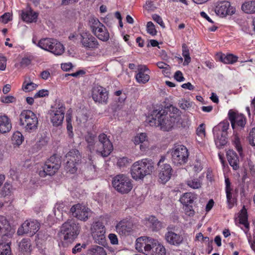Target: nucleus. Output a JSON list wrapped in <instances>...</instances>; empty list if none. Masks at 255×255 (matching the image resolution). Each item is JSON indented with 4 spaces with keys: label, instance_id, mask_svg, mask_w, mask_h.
Returning <instances> with one entry per match:
<instances>
[{
    "label": "nucleus",
    "instance_id": "1",
    "mask_svg": "<svg viewBox=\"0 0 255 255\" xmlns=\"http://www.w3.org/2000/svg\"><path fill=\"white\" fill-rule=\"evenodd\" d=\"M180 112L175 107H171L168 114L165 109L158 107L153 110L147 120L150 126L159 127L163 131H169L180 119Z\"/></svg>",
    "mask_w": 255,
    "mask_h": 255
},
{
    "label": "nucleus",
    "instance_id": "2",
    "mask_svg": "<svg viewBox=\"0 0 255 255\" xmlns=\"http://www.w3.org/2000/svg\"><path fill=\"white\" fill-rule=\"evenodd\" d=\"M154 170V164L151 159L144 158L134 162L131 166L130 174L136 181L143 180Z\"/></svg>",
    "mask_w": 255,
    "mask_h": 255
},
{
    "label": "nucleus",
    "instance_id": "3",
    "mask_svg": "<svg viewBox=\"0 0 255 255\" xmlns=\"http://www.w3.org/2000/svg\"><path fill=\"white\" fill-rule=\"evenodd\" d=\"M19 124L26 132L35 131L38 128V120L36 114L31 110H23L19 115Z\"/></svg>",
    "mask_w": 255,
    "mask_h": 255
},
{
    "label": "nucleus",
    "instance_id": "4",
    "mask_svg": "<svg viewBox=\"0 0 255 255\" xmlns=\"http://www.w3.org/2000/svg\"><path fill=\"white\" fill-rule=\"evenodd\" d=\"M79 233V227L73 220H68L64 223L61 228L60 237L67 243H71L77 237Z\"/></svg>",
    "mask_w": 255,
    "mask_h": 255
},
{
    "label": "nucleus",
    "instance_id": "5",
    "mask_svg": "<svg viewBox=\"0 0 255 255\" xmlns=\"http://www.w3.org/2000/svg\"><path fill=\"white\" fill-rule=\"evenodd\" d=\"M60 165L59 159L56 155H52L47 160L38 171V174L41 177H45L48 175L52 176L57 172Z\"/></svg>",
    "mask_w": 255,
    "mask_h": 255
},
{
    "label": "nucleus",
    "instance_id": "6",
    "mask_svg": "<svg viewBox=\"0 0 255 255\" xmlns=\"http://www.w3.org/2000/svg\"><path fill=\"white\" fill-rule=\"evenodd\" d=\"M172 162L175 165H182L185 163L189 156L187 148L183 145H175L171 150Z\"/></svg>",
    "mask_w": 255,
    "mask_h": 255
},
{
    "label": "nucleus",
    "instance_id": "7",
    "mask_svg": "<svg viewBox=\"0 0 255 255\" xmlns=\"http://www.w3.org/2000/svg\"><path fill=\"white\" fill-rule=\"evenodd\" d=\"M112 184L119 192L123 194L129 192L132 188L130 179L124 174L115 176L113 180Z\"/></svg>",
    "mask_w": 255,
    "mask_h": 255
},
{
    "label": "nucleus",
    "instance_id": "8",
    "mask_svg": "<svg viewBox=\"0 0 255 255\" xmlns=\"http://www.w3.org/2000/svg\"><path fill=\"white\" fill-rule=\"evenodd\" d=\"M158 177L162 183H165L171 178L172 169L164 156H162L157 163Z\"/></svg>",
    "mask_w": 255,
    "mask_h": 255
},
{
    "label": "nucleus",
    "instance_id": "9",
    "mask_svg": "<svg viewBox=\"0 0 255 255\" xmlns=\"http://www.w3.org/2000/svg\"><path fill=\"white\" fill-rule=\"evenodd\" d=\"M65 112L64 105L60 103H56L51 107L50 111L51 122L54 127H58L62 125Z\"/></svg>",
    "mask_w": 255,
    "mask_h": 255
},
{
    "label": "nucleus",
    "instance_id": "10",
    "mask_svg": "<svg viewBox=\"0 0 255 255\" xmlns=\"http://www.w3.org/2000/svg\"><path fill=\"white\" fill-rule=\"evenodd\" d=\"M40 229V224L37 220H26L18 229L17 234L19 236L29 234L32 236Z\"/></svg>",
    "mask_w": 255,
    "mask_h": 255
},
{
    "label": "nucleus",
    "instance_id": "11",
    "mask_svg": "<svg viewBox=\"0 0 255 255\" xmlns=\"http://www.w3.org/2000/svg\"><path fill=\"white\" fill-rule=\"evenodd\" d=\"M157 243V240L150 237H141L136 240L135 249L145 255L150 254L152 245Z\"/></svg>",
    "mask_w": 255,
    "mask_h": 255
},
{
    "label": "nucleus",
    "instance_id": "12",
    "mask_svg": "<svg viewBox=\"0 0 255 255\" xmlns=\"http://www.w3.org/2000/svg\"><path fill=\"white\" fill-rule=\"evenodd\" d=\"M80 42L87 50H94L98 48L99 43L97 39L89 32H83L80 35Z\"/></svg>",
    "mask_w": 255,
    "mask_h": 255
},
{
    "label": "nucleus",
    "instance_id": "13",
    "mask_svg": "<svg viewBox=\"0 0 255 255\" xmlns=\"http://www.w3.org/2000/svg\"><path fill=\"white\" fill-rule=\"evenodd\" d=\"M100 145L99 154L103 157H107L113 151V146L107 135L101 133L98 136Z\"/></svg>",
    "mask_w": 255,
    "mask_h": 255
},
{
    "label": "nucleus",
    "instance_id": "14",
    "mask_svg": "<svg viewBox=\"0 0 255 255\" xmlns=\"http://www.w3.org/2000/svg\"><path fill=\"white\" fill-rule=\"evenodd\" d=\"M92 97L96 103L106 104L108 100V92L106 89L100 86H95L92 89Z\"/></svg>",
    "mask_w": 255,
    "mask_h": 255
},
{
    "label": "nucleus",
    "instance_id": "15",
    "mask_svg": "<svg viewBox=\"0 0 255 255\" xmlns=\"http://www.w3.org/2000/svg\"><path fill=\"white\" fill-rule=\"evenodd\" d=\"M70 211L73 216L81 221H86L91 214L90 209L85 205L78 204L73 206Z\"/></svg>",
    "mask_w": 255,
    "mask_h": 255
},
{
    "label": "nucleus",
    "instance_id": "16",
    "mask_svg": "<svg viewBox=\"0 0 255 255\" xmlns=\"http://www.w3.org/2000/svg\"><path fill=\"white\" fill-rule=\"evenodd\" d=\"M228 117L233 130H238L244 128L246 118L243 115L230 110L228 113Z\"/></svg>",
    "mask_w": 255,
    "mask_h": 255
},
{
    "label": "nucleus",
    "instance_id": "17",
    "mask_svg": "<svg viewBox=\"0 0 255 255\" xmlns=\"http://www.w3.org/2000/svg\"><path fill=\"white\" fill-rule=\"evenodd\" d=\"M215 12L217 15L221 17H225L227 15H232L235 12V9L231 6L228 1H221L217 3Z\"/></svg>",
    "mask_w": 255,
    "mask_h": 255
},
{
    "label": "nucleus",
    "instance_id": "18",
    "mask_svg": "<svg viewBox=\"0 0 255 255\" xmlns=\"http://www.w3.org/2000/svg\"><path fill=\"white\" fill-rule=\"evenodd\" d=\"M150 71L144 65H139L137 68L136 73L135 75L136 81L139 84H145L150 79L149 74Z\"/></svg>",
    "mask_w": 255,
    "mask_h": 255
},
{
    "label": "nucleus",
    "instance_id": "19",
    "mask_svg": "<svg viewBox=\"0 0 255 255\" xmlns=\"http://www.w3.org/2000/svg\"><path fill=\"white\" fill-rule=\"evenodd\" d=\"M13 232L6 219L0 216V237L2 240L6 239H11L12 237Z\"/></svg>",
    "mask_w": 255,
    "mask_h": 255
},
{
    "label": "nucleus",
    "instance_id": "20",
    "mask_svg": "<svg viewBox=\"0 0 255 255\" xmlns=\"http://www.w3.org/2000/svg\"><path fill=\"white\" fill-rule=\"evenodd\" d=\"M196 198V195L191 192L185 193L180 198V202L186 207L185 208L186 214L190 216L194 215V211L191 209L190 207H188V205L192 203Z\"/></svg>",
    "mask_w": 255,
    "mask_h": 255
},
{
    "label": "nucleus",
    "instance_id": "21",
    "mask_svg": "<svg viewBox=\"0 0 255 255\" xmlns=\"http://www.w3.org/2000/svg\"><path fill=\"white\" fill-rule=\"evenodd\" d=\"M116 232L120 235L127 236L132 232V225L127 220L119 222L116 226Z\"/></svg>",
    "mask_w": 255,
    "mask_h": 255
},
{
    "label": "nucleus",
    "instance_id": "22",
    "mask_svg": "<svg viewBox=\"0 0 255 255\" xmlns=\"http://www.w3.org/2000/svg\"><path fill=\"white\" fill-rule=\"evenodd\" d=\"M87 143V149L91 153H97L99 154L100 145L96 141V137L91 133H88L85 136Z\"/></svg>",
    "mask_w": 255,
    "mask_h": 255
},
{
    "label": "nucleus",
    "instance_id": "23",
    "mask_svg": "<svg viewBox=\"0 0 255 255\" xmlns=\"http://www.w3.org/2000/svg\"><path fill=\"white\" fill-rule=\"evenodd\" d=\"M38 13L34 11L30 7H27L21 13L22 20L27 23L35 22L37 21Z\"/></svg>",
    "mask_w": 255,
    "mask_h": 255
},
{
    "label": "nucleus",
    "instance_id": "24",
    "mask_svg": "<svg viewBox=\"0 0 255 255\" xmlns=\"http://www.w3.org/2000/svg\"><path fill=\"white\" fill-rule=\"evenodd\" d=\"M166 242L170 245L178 246L183 241V237L179 234H177L172 231L168 232L165 235Z\"/></svg>",
    "mask_w": 255,
    "mask_h": 255
},
{
    "label": "nucleus",
    "instance_id": "25",
    "mask_svg": "<svg viewBox=\"0 0 255 255\" xmlns=\"http://www.w3.org/2000/svg\"><path fill=\"white\" fill-rule=\"evenodd\" d=\"M12 128L11 120L5 114H0V133L9 132Z\"/></svg>",
    "mask_w": 255,
    "mask_h": 255
},
{
    "label": "nucleus",
    "instance_id": "26",
    "mask_svg": "<svg viewBox=\"0 0 255 255\" xmlns=\"http://www.w3.org/2000/svg\"><path fill=\"white\" fill-rule=\"evenodd\" d=\"M132 141L135 145L140 144V149L141 151H145L147 147L146 145L147 137L145 133L137 134L134 137Z\"/></svg>",
    "mask_w": 255,
    "mask_h": 255
},
{
    "label": "nucleus",
    "instance_id": "27",
    "mask_svg": "<svg viewBox=\"0 0 255 255\" xmlns=\"http://www.w3.org/2000/svg\"><path fill=\"white\" fill-rule=\"evenodd\" d=\"M18 249L23 254L28 255L32 251L31 240L29 238H24L18 243Z\"/></svg>",
    "mask_w": 255,
    "mask_h": 255
},
{
    "label": "nucleus",
    "instance_id": "28",
    "mask_svg": "<svg viewBox=\"0 0 255 255\" xmlns=\"http://www.w3.org/2000/svg\"><path fill=\"white\" fill-rule=\"evenodd\" d=\"M227 156L229 163L233 169H238L239 167V159L236 152L233 150H229L227 152Z\"/></svg>",
    "mask_w": 255,
    "mask_h": 255
},
{
    "label": "nucleus",
    "instance_id": "29",
    "mask_svg": "<svg viewBox=\"0 0 255 255\" xmlns=\"http://www.w3.org/2000/svg\"><path fill=\"white\" fill-rule=\"evenodd\" d=\"M145 222V225L153 231L159 230L161 228V223L154 216H151L146 218Z\"/></svg>",
    "mask_w": 255,
    "mask_h": 255
},
{
    "label": "nucleus",
    "instance_id": "30",
    "mask_svg": "<svg viewBox=\"0 0 255 255\" xmlns=\"http://www.w3.org/2000/svg\"><path fill=\"white\" fill-rule=\"evenodd\" d=\"M215 144L219 148L225 145L227 143L226 132H213Z\"/></svg>",
    "mask_w": 255,
    "mask_h": 255
},
{
    "label": "nucleus",
    "instance_id": "31",
    "mask_svg": "<svg viewBox=\"0 0 255 255\" xmlns=\"http://www.w3.org/2000/svg\"><path fill=\"white\" fill-rule=\"evenodd\" d=\"M54 39L45 38L39 40L37 43V46L45 51L50 52L53 44H54Z\"/></svg>",
    "mask_w": 255,
    "mask_h": 255
},
{
    "label": "nucleus",
    "instance_id": "32",
    "mask_svg": "<svg viewBox=\"0 0 255 255\" xmlns=\"http://www.w3.org/2000/svg\"><path fill=\"white\" fill-rule=\"evenodd\" d=\"M239 223L242 225L245 229H243L245 233H247L249 231V224L248 221V215L246 209L244 207L241 210L239 215Z\"/></svg>",
    "mask_w": 255,
    "mask_h": 255
},
{
    "label": "nucleus",
    "instance_id": "33",
    "mask_svg": "<svg viewBox=\"0 0 255 255\" xmlns=\"http://www.w3.org/2000/svg\"><path fill=\"white\" fill-rule=\"evenodd\" d=\"M94 34L100 40L107 41L110 38V34L105 25L99 28L96 31Z\"/></svg>",
    "mask_w": 255,
    "mask_h": 255
},
{
    "label": "nucleus",
    "instance_id": "34",
    "mask_svg": "<svg viewBox=\"0 0 255 255\" xmlns=\"http://www.w3.org/2000/svg\"><path fill=\"white\" fill-rule=\"evenodd\" d=\"M0 243V255H11L10 250V239H1Z\"/></svg>",
    "mask_w": 255,
    "mask_h": 255
},
{
    "label": "nucleus",
    "instance_id": "35",
    "mask_svg": "<svg viewBox=\"0 0 255 255\" xmlns=\"http://www.w3.org/2000/svg\"><path fill=\"white\" fill-rule=\"evenodd\" d=\"M226 184V193L227 196V202L228 203V207L231 209L233 207L235 200L232 198V194L231 193L232 188L231 187V183L229 178L225 179Z\"/></svg>",
    "mask_w": 255,
    "mask_h": 255
},
{
    "label": "nucleus",
    "instance_id": "36",
    "mask_svg": "<svg viewBox=\"0 0 255 255\" xmlns=\"http://www.w3.org/2000/svg\"><path fill=\"white\" fill-rule=\"evenodd\" d=\"M149 253L148 255H166V250L164 247L157 240V243L153 244Z\"/></svg>",
    "mask_w": 255,
    "mask_h": 255
},
{
    "label": "nucleus",
    "instance_id": "37",
    "mask_svg": "<svg viewBox=\"0 0 255 255\" xmlns=\"http://www.w3.org/2000/svg\"><path fill=\"white\" fill-rule=\"evenodd\" d=\"M81 158V156L79 150L76 149L70 150L65 155L66 161L69 160L73 162H79Z\"/></svg>",
    "mask_w": 255,
    "mask_h": 255
},
{
    "label": "nucleus",
    "instance_id": "38",
    "mask_svg": "<svg viewBox=\"0 0 255 255\" xmlns=\"http://www.w3.org/2000/svg\"><path fill=\"white\" fill-rule=\"evenodd\" d=\"M242 9L246 13H255V0H248L244 2L242 5Z\"/></svg>",
    "mask_w": 255,
    "mask_h": 255
},
{
    "label": "nucleus",
    "instance_id": "39",
    "mask_svg": "<svg viewBox=\"0 0 255 255\" xmlns=\"http://www.w3.org/2000/svg\"><path fill=\"white\" fill-rule=\"evenodd\" d=\"M186 183L188 186L192 189H199L201 187L202 184V177H191L187 180Z\"/></svg>",
    "mask_w": 255,
    "mask_h": 255
},
{
    "label": "nucleus",
    "instance_id": "40",
    "mask_svg": "<svg viewBox=\"0 0 255 255\" xmlns=\"http://www.w3.org/2000/svg\"><path fill=\"white\" fill-rule=\"evenodd\" d=\"M105 230H102V232H95L92 234L93 238L95 242L99 245H103L106 242Z\"/></svg>",
    "mask_w": 255,
    "mask_h": 255
},
{
    "label": "nucleus",
    "instance_id": "41",
    "mask_svg": "<svg viewBox=\"0 0 255 255\" xmlns=\"http://www.w3.org/2000/svg\"><path fill=\"white\" fill-rule=\"evenodd\" d=\"M54 44H53L50 52L55 55H60L64 51V47L60 42L54 39Z\"/></svg>",
    "mask_w": 255,
    "mask_h": 255
},
{
    "label": "nucleus",
    "instance_id": "42",
    "mask_svg": "<svg viewBox=\"0 0 255 255\" xmlns=\"http://www.w3.org/2000/svg\"><path fill=\"white\" fill-rule=\"evenodd\" d=\"M232 142L236 149L241 155L242 154V147L241 144L240 136L237 132V130H234V133L232 136Z\"/></svg>",
    "mask_w": 255,
    "mask_h": 255
},
{
    "label": "nucleus",
    "instance_id": "43",
    "mask_svg": "<svg viewBox=\"0 0 255 255\" xmlns=\"http://www.w3.org/2000/svg\"><path fill=\"white\" fill-rule=\"evenodd\" d=\"M220 60L225 64H233L238 60V57L233 54L228 55L221 54L219 55Z\"/></svg>",
    "mask_w": 255,
    "mask_h": 255
},
{
    "label": "nucleus",
    "instance_id": "44",
    "mask_svg": "<svg viewBox=\"0 0 255 255\" xmlns=\"http://www.w3.org/2000/svg\"><path fill=\"white\" fill-rule=\"evenodd\" d=\"M88 251L91 255H107L105 249L103 247L97 245L92 246Z\"/></svg>",
    "mask_w": 255,
    "mask_h": 255
},
{
    "label": "nucleus",
    "instance_id": "45",
    "mask_svg": "<svg viewBox=\"0 0 255 255\" xmlns=\"http://www.w3.org/2000/svg\"><path fill=\"white\" fill-rule=\"evenodd\" d=\"M230 126L228 121H224L221 122L218 126L215 127L213 129V132H226Z\"/></svg>",
    "mask_w": 255,
    "mask_h": 255
},
{
    "label": "nucleus",
    "instance_id": "46",
    "mask_svg": "<svg viewBox=\"0 0 255 255\" xmlns=\"http://www.w3.org/2000/svg\"><path fill=\"white\" fill-rule=\"evenodd\" d=\"M13 189L11 184L6 182L4 183L3 186L2 187L0 194L1 196L2 197H9L13 193Z\"/></svg>",
    "mask_w": 255,
    "mask_h": 255
},
{
    "label": "nucleus",
    "instance_id": "47",
    "mask_svg": "<svg viewBox=\"0 0 255 255\" xmlns=\"http://www.w3.org/2000/svg\"><path fill=\"white\" fill-rule=\"evenodd\" d=\"M89 23L93 33H94L99 28L104 25L98 18L91 17L89 20Z\"/></svg>",
    "mask_w": 255,
    "mask_h": 255
},
{
    "label": "nucleus",
    "instance_id": "48",
    "mask_svg": "<svg viewBox=\"0 0 255 255\" xmlns=\"http://www.w3.org/2000/svg\"><path fill=\"white\" fill-rule=\"evenodd\" d=\"M65 205L63 202L57 203L54 208V212L57 219H60L62 217Z\"/></svg>",
    "mask_w": 255,
    "mask_h": 255
},
{
    "label": "nucleus",
    "instance_id": "49",
    "mask_svg": "<svg viewBox=\"0 0 255 255\" xmlns=\"http://www.w3.org/2000/svg\"><path fill=\"white\" fill-rule=\"evenodd\" d=\"M37 85L30 81L24 80L22 84V89L25 92H29L36 89Z\"/></svg>",
    "mask_w": 255,
    "mask_h": 255
},
{
    "label": "nucleus",
    "instance_id": "50",
    "mask_svg": "<svg viewBox=\"0 0 255 255\" xmlns=\"http://www.w3.org/2000/svg\"><path fill=\"white\" fill-rule=\"evenodd\" d=\"M24 137L19 131H15L13 133L11 140L12 144L16 145H20L23 141Z\"/></svg>",
    "mask_w": 255,
    "mask_h": 255
},
{
    "label": "nucleus",
    "instance_id": "51",
    "mask_svg": "<svg viewBox=\"0 0 255 255\" xmlns=\"http://www.w3.org/2000/svg\"><path fill=\"white\" fill-rule=\"evenodd\" d=\"M182 56L184 58L183 62L184 65H188L191 62V57L190 56L189 50L188 47L185 44H183L182 46Z\"/></svg>",
    "mask_w": 255,
    "mask_h": 255
},
{
    "label": "nucleus",
    "instance_id": "52",
    "mask_svg": "<svg viewBox=\"0 0 255 255\" xmlns=\"http://www.w3.org/2000/svg\"><path fill=\"white\" fill-rule=\"evenodd\" d=\"M79 162H73L67 160L65 166V169L67 172L73 174L77 170V165Z\"/></svg>",
    "mask_w": 255,
    "mask_h": 255
},
{
    "label": "nucleus",
    "instance_id": "53",
    "mask_svg": "<svg viewBox=\"0 0 255 255\" xmlns=\"http://www.w3.org/2000/svg\"><path fill=\"white\" fill-rule=\"evenodd\" d=\"M243 29L246 33L251 35L255 34V16L253 18L252 21L250 25L244 26Z\"/></svg>",
    "mask_w": 255,
    "mask_h": 255
},
{
    "label": "nucleus",
    "instance_id": "54",
    "mask_svg": "<svg viewBox=\"0 0 255 255\" xmlns=\"http://www.w3.org/2000/svg\"><path fill=\"white\" fill-rule=\"evenodd\" d=\"M102 230H105V228L102 222L98 221L93 223L91 227V234L94 233L95 231V232H99Z\"/></svg>",
    "mask_w": 255,
    "mask_h": 255
},
{
    "label": "nucleus",
    "instance_id": "55",
    "mask_svg": "<svg viewBox=\"0 0 255 255\" xmlns=\"http://www.w3.org/2000/svg\"><path fill=\"white\" fill-rule=\"evenodd\" d=\"M131 160L126 157L119 158L117 161V165L120 167H124L128 166L131 162Z\"/></svg>",
    "mask_w": 255,
    "mask_h": 255
},
{
    "label": "nucleus",
    "instance_id": "56",
    "mask_svg": "<svg viewBox=\"0 0 255 255\" xmlns=\"http://www.w3.org/2000/svg\"><path fill=\"white\" fill-rule=\"evenodd\" d=\"M146 29L148 33L152 35L156 34L157 31L155 28V26L151 21H149L146 24Z\"/></svg>",
    "mask_w": 255,
    "mask_h": 255
},
{
    "label": "nucleus",
    "instance_id": "57",
    "mask_svg": "<svg viewBox=\"0 0 255 255\" xmlns=\"http://www.w3.org/2000/svg\"><path fill=\"white\" fill-rule=\"evenodd\" d=\"M249 143L253 146L255 147V128H253L248 137Z\"/></svg>",
    "mask_w": 255,
    "mask_h": 255
},
{
    "label": "nucleus",
    "instance_id": "58",
    "mask_svg": "<svg viewBox=\"0 0 255 255\" xmlns=\"http://www.w3.org/2000/svg\"><path fill=\"white\" fill-rule=\"evenodd\" d=\"M179 106L183 110L188 109L189 108L191 107L192 105V103L190 102L187 100H181L179 102Z\"/></svg>",
    "mask_w": 255,
    "mask_h": 255
},
{
    "label": "nucleus",
    "instance_id": "59",
    "mask_svg": "<svg viewBox=\"0 0 255 255\" xmlns=\"http://www.w3.org/2000/svg\"><path fill=\"white\" fill-rule=\"evenodd\" d=\"M49 95V91L47 90L42 89L38 91L35 94L34 96V98L44 97L48 96Z\"/></svg>",
    "mask_w": 255,
    "mask_h": 255
},
{
    "label": "nucleus",
    "instance_id": "60",
    "mask_svg": "<svg viewBox=\"0 0 255 255\" xmlns=\"http://www.w3.org/2000/svg\"><path fill=\"white\" fill-rule=\"evenodd\" d=\"M0 101L4 104H9L13 103L15 101V98L12 96H7L1 98Z\"/></svg>",
    "mask_w": 255,
    "mask_h": 255
},
{
    "label": "nucleus",
    "instance_id": "61",
    "mask_svg": "<svg viewBox=\"0 0 255 255\" xmlns=\"http://www.w3.org/2000/svg\"><path fill=\"white\" fill-rule=\"evenodd\" d=\"M108 238L110 240V243L112 245L118 244V239L117 235H115V234H110L108 236Z\"/></svg>",
    "mask_w": 255,
    "mask_h": 255
},
{
    "label": "nucleus",
    "instance_id": "62",
    "mask_svg": "<svg viewBox=\"0 0 255 255\" xmlns=\"http://www.w3.org/2000/svg\"><path fill=\"white\" fill-rule=\"evenodd\" d=\"M193 169L196 172H199L202 169L201 163L199 160H196L193 165Z\"/></svg>",
    "mask_w": 255,
    "mask_h": 255
},
{
    "label": "nucleus",
    "instance_id": "63",
    "mask_svg": "<svg viewBox=\"0 0 255 255\" xmlns=\"http://www.w3.org/2000/svg\"><path fill=\"white\" fill-rule=\"evenodd\" d=\"M197 134L201 137L205 136V130L203 124L200 125L197 129Z\"/></svg>",
    "mask_w": 255,
    "mask_h": 255
},
{
    "label": "nucleus",
    "instance_id": "64",
    "mask_svg": "<svg viewBox=\"0 0 255 255\" xmlns=\"http://www.w3.org/2000/svg\"><path fill=\"white\" fill-rule=\"evenodd\" d=\"M174 77V79L178 82H182L184 80V78L183 76V74L180 71H177L175 72Z\"/></svg>",
    "mask_w": 255,
    "mask_h": 255
}]
</instances>
